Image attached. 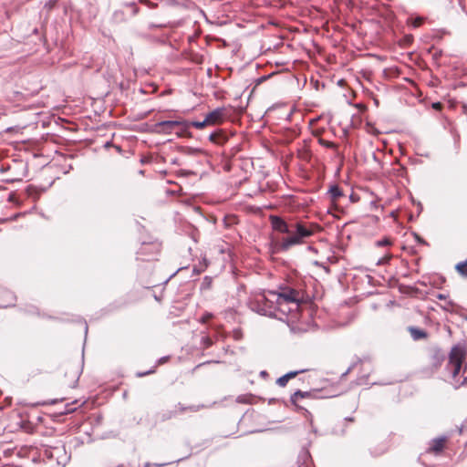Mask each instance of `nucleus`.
<instances>
[{
  "instance_id": "nucleus-1",
  "label": "nucleus",
  "mask_w": 467,
  "mask_h": 467,
  "mask_svg": "<svg viewBox=\"0 0 467 467\" xmlns=\"http://www.w3.org/2000/svg\"><path fill=\"white\" fill-rule=\"evenodd\" d=\"M269 221L273 231L286 234L276 244L278 250L287 251L291 247L304 244L305 239L315 234L317 225L303 221L286 222L277 215H270Z\"/></svg>"
},
{
  "instance_id": "nucleus-2",
  "label": "nucleus",
  "mask_w": 467,
  "mask_h": 467,
  "mask_svg": "<svg viewBox=\"0 0 467 467\" xmlns=\"http://www.w3.org/2000/svg\"><path fill=\"white\" fill-rule=\"evenodd\" d=\"M466 348L455 345L451 348L446 369L451 375V384L455 388L467 387Z\"/></svg>"
},
{
  "instance_id": "nucleus-3",
  "label": "nucleus",
  "mask_w": 467,
  "mask_h": 467,
  "mask_svg": "<svg viewBox=\"0 0 467 467\" xmlns=\"http://www.w3.org/2000/svg\"><path fill=\"white\" fill-rule=\"evenodd\" d=\"M190 128L189 122L183 119L163 120L157 122L152 127V130L159 134H176L178 137H183Z\"/></svg>"
},
{
  "instance_id": "nucleus-4",
  "label": "nucleus",
  "mask_w": 467,
  "mask_h": 467,
  "mask_svg": "<svg viewBox=\"0 0 467 467\" xmlns=\"http://www.w3.org/2000/svg\"><path fill=\"white\" fill-rule=\"evenodd\" d=\"M269 295L276 297V303L279 307L284 304H293L297 307L302 299V296L299 291L289 287L280 288L279 292L270 291Z\"/></svg>"
},
{
  "instance_id": "nucleus-5",
  "label": "nucleus",
  "mask_w": 467,
  "mask_h": 467,
  "mask_svg": "<svg viewBox=\"0 0 467 467\" xmlns=\"http://www.w3.org/2000/svg\"><path fill=\"white\" fill-rule=\"evenodd\" d=\"M448 441L449 436L447 435H441L431 439L428 443V447L426 448V453L435 456L441 455L446 448Z\"/></svg>"
},
{
  "instance_id": "nucleus-6",
  "label": "nucleus",
  "mask_w": 467,
  "mask_h": 467,
  "mask_svg": "<svg viewBox=\"0 0 467 467\" xmlns=\"http://www.w3.org/2000/svg\"><path fill=\"white\" fill-rule=\"evenodd\" d=\"M223 119L224 109L218 108L207 114L205 117V122H209V124H217L222 122Z\"/></svg>"
},
{
  "instance_id": "nucleus-7",
  "label": "nucleus",
  "mask_w": 467,
  "mask_h": 467,
  "mask_svg": "<svg viewBox=\"0 0 467 467\" xmlns=\"http://www.w3.org/2000/svg\"><path fill=\"white\" fill-rule=\"evenodd\" d=\"M186 410H192V411H197L198 410V407L197 406H191L189 408H185L182 404H178V406H176L175 410H170V411H167L166 413H163L162 416H161V420H169V419L172 418L173 416H175L178 412L182 413Z\"/></svg>"
},
{
  "instance_id": "nucleus-8",
  "label": "nucleus",
  "mask_w": 467,
  "mask_h": 467,
  "mask_svg": "<svg viewBox=\"0 0 467 467\" xmlns=\"http://www.w3.org/2000/svg\"><path fill=\"white\" fill-rule=\"evenodd\" d=\"M313 395L310 391H301V390H296L295 391L291 397H290V401L293 405L295 406H298L297 405V402L299 400V399H309L311 398Z\"/></svg>"
},
{
  "instance_id": "nucleus-9",
  "label": "nucleus",
  "mask_w": 467,
  "mask_h": 467,
  "mask_svg": "<svg viewBox=\"0 0 467 467\" xmlns=\"http://www.w3.org/2000/svg\"><path fill=\"white\" fill-rule=\"evenodd\" d=\"M410 334L414 340H420L427 337V333L418 327H409Z\"/></svg>"
},
{
  "instance_id": "nucleus-10",
  "label": "nucleus",
  "mask_w": 467,
  "mask_h": 467,
  "mask_svg": "<svg viewBox=\"0 0 467 467\" xmlns=\"http://www.w3.org/2000/svg\"><path fill=\"white\" fill-rule=\"evenodd\" d=\"M256 303L257 304H263L264 306H259L258 308H256V311L262 315H267L270 310L267 309L268 307V303H269V300L265 296H261L259 299L256 300Z\"/></svg>"
},
{
  "instance_id": "nucleus-11",
  "label": "nucleus",
  "mask_w": 467,
  "mask_h": 467,
  "mask_svg": "<svg viewBox=\"0 0 467 467\" xmlns=\"http://www.w3.org/2000/svg\"><path fill=\"white\" fill-rule=\"evenodd\" d=\"M328 193L333 202H337L343 195L341 189L337 185H332L328 190Z\"/></svg>"
},
{
  "instance_id": "nucleus-12",
  "label": "nucleus",
  "mask_w": 467,
  "mask_h": 467,
  "mask_svg": "<svg viewBox=\"0 0 467 467\" xmlns=\"http://www.w3.org/2000/svg\"><path fill=\"white\" fill-rule=\"evenodd\" d=\"M456 270L462 276L467 277V259L463 262H460L456 265Z\"/></svg>"
},
{
  "instance_id": "nucleus-13",
  "label": "nucleus",
  "mask_w": 467,
  "mask_h": 467,
  "mask_svg": "<svg viewBox=\"0 0 467 467\" xmlns=\"http://www.w3.org/2000/svg\"><path fill=\"white\" fill-rule=\"evenodd\" d=\"M113 19L116 22H122L125 20V14L122 10H116L113 13Z\"/></svg>"
},
{
  "instance_id": "nucleus-14",
  "label": "nucleus",
  "mask_w": 467,
  "mask_h": 467,
  "mask_svg": "<svg viewBox=\"0 0 467 467\" xmlns=\"http://www.w3.org/2000/svg\"><path fill=\"white\" fill-rule=\"evenodd\" d=\"M189 125L201 130L204 128L206 125H209V122H205L204 119L202 121H192V123H189Z\"/></svg>"
},
{
  "instance_id": "nucleus-15",
  "label": "nucleus",
  "mask_w": 467,
  "mask_h": 467,
  "mask_svg": "<svg viewBox=\"0 0 467 467\" xmlns=\"http://www.w3.org/2000/svg\"><path fill=\"white\" fill-rule=\"evenodd\" d=\"M318 142L326 147V148H329V149H336L337 148V145L332 142V141H328V140H323V139H319Z\"/></svg>"
},
{
  "instance_id": "nucleus-16",
  "label": "nucleus",
  "mask_w": 467,
  "mask_h": 467,
  "mask_svg": "<svg viewBox=\"0 0 467 467\" xmlns=\"http://www.w3.org/2000/svg\"><path fill=\"white\" fill-rule=\"evenodd\" d=\"M289 381V379L285 375H283L282 377L278 378L277 380H276V384L279 386V387H285L287 382Z\"/></svg>"
},
{
  "instance_id": "nucleus-17",
  "label": "nucleus",
  "mask_w": 467,
  "mask_h": 467,
  "mask_svg": "<svg viewBox=\"0 0 467 467\" xmlns=\"http://www.w3.org/2000/svg\"><path fill=\"white\" fill-rule=\"evenodd\" d=\"M391 257H392V256H391L390 254H387V255L383 256L382 258H380V259L378 261L377 265H387V264H389V261H390Z\"/></svg>"
},
{
  "instance_id": "nucleus-18",
  "label": "nucleus",
  "mask_w": 467,
  "mask_h": 467,
  "mask_svg": "<svg viewBox=\"0 0 467 467\" xmlns=\"http://www.w3.org/2000/svg\"><path fill=\"white\" fill-rule=\"evenodd\" d=\"M125 6L130 7L132 9V15L135 16L139 13V8L137 7L136 4L134 2L131 3H126Z\"/></svg>"
},
{
  "instance_id": "nucleus-19",
  "label": "nucleus",
  "mask_w": 467,
  "mask_h": 467,
  "mask_svg": "<svg viewBox=\"0 0 467 467\" xmlns=\"http://www.w3.org/2000/svg\"><path fill=\"white\" fill-rule=\"evenodd\" d=\"M306 370L305 369H301V370H296V371H290L288 373L285 374V376L291 379L293 378H295L296 376H297L299 373H302V372H305Z\"/></svg>"
},
{
  "instance_id": "nucleus-20",
  "label": "nucleus",
  "mask_w": 467,
  "mask_h": 467,
  "mask_svg": "<svg viewBox=\"0 0 467 467\" xmlns=\"http://www.w3.org/2000/svg\"><path fill=\"white\" fill-rule=\"evenodd\" d=\"M376 244L378 246H386V245H389L390 244V241L388 239V238H385V239H382V240H379L376 243Z\"/></svg>"
},
{
  "instance_id": "nucleus-21",
  "label": "nucleus",
  "mask_w": 467,
  "mask_h": 467,
  "mask_svg": "<svg viewBox=\"0 0 467 467\" xmlns=\"http://www.w3.org/2000/svg\"><path fill=\"white\" fill-rule=\"evenodd\" d=\"M422 22H423V19L421 17H417V18L413 19L412 26L414 27H418L422 24Z\"/></svg>"
},
{
  "instance_id": "nucleus-22",
  "label": "nucleus",
  "mask_w": 467,
  "mask_h": 467,
  "mask_svg": "<svg viewBox=\"0 0 467 467\" xmlns=\"http://www.w3.org/2000/svg\"><path fill=\"white\" fill-rule=\"evenodd\" d=\"M213 315L211 313H206L202 317V322L206 323L208 320L212 318Z\"/></svg>"
},
{
  "instance_id": "nucleus-23",
  "label": "nucleus",
  "mask_w": 467,
  "mask_h": 467,
  "mask_svg": "<svg viewBox=\"0 0 467 467\" xmlns=\"http://www.w3.org/2000/svg\"><path fill=\"white\" fill-rule=\"evenodd\" d=\"M155 369H150L149 371H146V372H140L138 373V377H144V376H147L149 374H151V373H154Z\"/></svg>"
},
{
  "instance_id": "nucleus-24",
  "label": "nucleus",
  "mask_w": 467,
  "mask_h": 467,
  "mask_svg": "<svg viewBox=\"0 0 467 467\" xmlns=\"http://www.w3.org/2000/svg\"><path fill=\"white\" fill-rule=\"evenodd\" d=\"M203 342H204L206 348H209L213 344L212 339L209 337H204Z\"/></svg>"
},
{
  "instance_id": "nucleus-25",
  "label": "nucleus",
  "mask_w": 467,
  "mask_h": 467,
  "mask_svg": "<svg viewBox=\"0 0 467 467\" xmlns=\"http://www.w3.org/2000/svg\"><path fill=\"white\" fill-rule=\"evenodd\" d=\"M217 136H218V135H217L216 133H212V134L210 135V140H211L212 141L217 142V141H218V140H217Z\"/></svg>"
},
{
  "instance_id": "nucleus-26",
  "label": "nucleus",
  "mask_w": 467,
  "mask_h": 467,
  "mask_svg": "<svg viewBox=\"0 0 467 467\" xmlns=\"http://www.w3.org/2000/svg\"><path fill=\"white\" fill-rule=\"evenodd\" d=\"M169 357H162L159 360H158V365L160 364H163L164 362H166L168 360Z\"/></svg>"
},
{
  "instance_id": "nucleus-27",
  "label": "nucleus",
  "mask_w": 467,
  "mask_h": 467,
  "mask_svg": "<svg viewBox=\"0 0 467 467\" xmlns=\"http://www.w3.org/2000/svg\"><path fill=\"white\" fill-rule=\"evenodd\" d=\"M436 297H437L438 299H440V300H443V299H445V298H446V296H445V295H443V294H438V295L436 296Z\"/></svg>"
},
{
  "instance_id": "nucleus-28",
  "label": "nucleus",
  "mask_w": 467,
  "mask_h": 467,
  "mask_svg": "<svg viewBox=\"0 0 467 467\" xmlns=\"http://www.w3.org/2000/svg\"><path fill=\"white\" fill-rule=\"evenodd\" d=\"M6 293L11 297L12 300H15V296L13 295V293H11L9 291H7Z\"/></svg>"
},
{
  "instance_id": "nucleus-29",
  "label": "nucleus",
  "mask_w": 467,
  "mask_h": 467,
  "mask_svg": "<svg viewBox=\"0 0 467 467\" xmlns=\"http://www.w3.org/2000/svg\"><path fill=\"white\" fill-rule=\"evenodd\" d=\"M139 2L141 4H145V5L150 4V1H148V0H139Z\"/></svg>"
},
{
  "instance_id": "nucleus-30",
  "label": "nucleus",
  "mask_w": 467,
  "mask_h": 467,
  "mask_svg": "<svg viewBox=\"0 0 467 467\" xmlns=\"http://www.w3.org/2000/svg\"><path fill=\"white\" fill-rule=\"evenodd\" d=\"M440 106H441V105H440V103H435V104H433V107H434V108H440Z\"/></svg>"
},
{
  "instance_id": "nucleus-31",
  "label": "nucleus",
  "mask_w": 467,
  "mask_h": 467,
  "mask_svg": "<svg viewBox=\"0 0 467 467\" xmlns=\"http://www.w3.org/2000/svg\"><path fill=\"white\" fill-rule=\"evenodd\" d=\"M54 450H55L56 451H60V449H59V448H57H57H54Z\"/></svg>"
}]
</instances>
